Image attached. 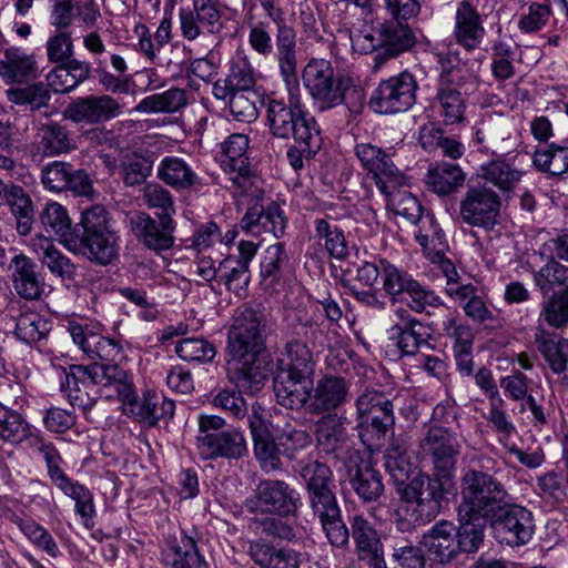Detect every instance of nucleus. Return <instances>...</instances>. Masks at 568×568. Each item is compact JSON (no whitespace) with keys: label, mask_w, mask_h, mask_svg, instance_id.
Instances as JSON below:
<instances>
[{"label":"nucleus","mask_w":568,"mask_h":568,"mask_svg":"<svg viewBox=\"0 0 568 568\" xmlns=\"http://www.w3.org/2000/svg\"><path fill=\"white\" fill-rule=\"evenodd\" d=\"M275 59L280 73L288 87V103L282 98L270 97L266 104V119L271 133L278 139H293L296 145L290 146L286 156L294 170L303 166V159L314 156L323 145V136L316 119L302 104L298 91L296 33L286 23L277 24L275 36Z\"/></svg>","instance_id":"obj_1"},{"label":"nucleus","mask_w":568,"mask_h":568,"mask_svg":"<svg viewBox=\"0 0 568 568\" xmlns=\"http://www.w3.org/2000/svg\"><path fill=\"white\" fill-rule=\"evenodd\" d=\"M386 468L397 483H403L409 473V465L396 449L387 452ZM449 481V479L436 478V476L430 478L419 474L408 484L397 485L402 501L396 510L397 516L415 524L432 521L440 511L444 495L447 493L445 485Z\"/></svg>","instance_id":"obj_2"},{"label":"nucleus","mask_w":568,"mask_h":568,"mask_svg":"<svg viewBox=\"0 0 568 568\" xmlns=\"http://www.w3.org/2000/svg\"><path fill=\"white\" fill-rule=\"evenodd\" d=\"M302 80L315 105L327 111L344 104L351 116L358 115L365 105V93L353 78L335 75L331 61L312 58L305 64Z\"/></svg>","instance_id":"obj_3"},{"label":"nucleus","mask_w":568,"mask_h":568,"mask_svg":"<svg viewBox=\"0 0 568 568\" xmlns=\"http://www.w3.org/2000/svg\"><path fill=\"white\" fill-rule=\"evenodd\" d=\"M509 494L505 486L493 475L466 468L460 476V503L458 516L495 518L508 504Z\"/></svg>","instance_id":"obj_4"},{"label":"nucleus","mask_w":568,"mask_h":568,"mask_svg":"<svg viewBox=\"0 0 568 568\" xmlns=\"http://www.w3.org/2000/svg\"><path fill=\"white\" fill-rule=\"evenodd\" d=\"M460 449L457 434L443 425H429L418 444V455L423 460L432 463L434 476L449 480L455 473Z\"/></svg>","instance_id":"obj_5"},{"label":"nucleus","mask_w":568,"mask_h":568,"mask_svg":"<svg viewBox=\"0 0 568 568\" xmlns=\"http://www.w3.org/2000/svg\"><path fill=\"white\" fill-rule=\"evenodd\" d=\"M418 84L412 73L404 71L379 82L369 104L379 114L408 111L416 102Z\"/></svg>","instance_id":"obj_6"},{"label":"nucleus","mask_w":568,"mask_h":568,"mask_svg":"<svg viewBox=\"0 0 568 568\" xmlns=\"http://www.w3.org/2000/svg\"><path fill=\"white\" fill-rule=\"evenodd\" d=\"M74 376L90 378L105 398H118L123 405L138 404L132 376L116 364L94 363L89 368H75Z\"/></svg>","instance_id":"obj_7"},{"label":"nucleus","mask_w":568,"mask_h":568,"mask_svg":"<svg viewBox=\"0 0 568 568\" xmlns=\"http://www.w3.org/2000/svg\"><path fill=\"white\" fill-rule=\"evenodd\" d=\"M355 154L381 193L388 189H396L407 184L406 175L394 164L389 154L371 143H358Z\"/></svg>","instance_id":"obj_8"},{"label":"nucleus","mask_w":568,"mask_h":568,"mask_svg":"<svg viewBox=\"0 0 568 568\" xmlns=\"http://www.w3.org/2000/svg\"><path fill=\"white\" fill-rule=\"evenodd\" d=\"M65 248L99 265H109L119 256L120 241L113 230L93 231L65 240Z\"/></svg>","instance_id":"obj_9"},{"label":"nucleus","mask_w":568,"mask_h":568,"mask_svg":"<svg viewBox=\"0 0 568 568\" xmlns=\"http://www.w3.org/2000/svg\"><path fill=\"white\" fill-rule=\"evenodd\" d=\"M252 509L286 516L301 506L300 494L283 480H261L255 489Z\"/></svg>","instance_id":"obj_10"},{"label":"nucleus","mask_w":568,"mask_h":568,"mask_svg":"<svg viewBox=\"0 0 568 568\" xmlns=\"http://www.w3.org/2000/svg\"><path fill=\"white\" fill-rule=\"evenodd\" d=\"M262 347L263 339L256 313L252 310H244L234 318L229 332V357L261 356Z\"/></svg>","instance_id":"obj_11"},{"label":"nucleus","mask_w":568,"mask_h":568,"mask_svg":"<svg viewBox=\"0 0 568 568\" xmlns=\"http://www.w3.org/2000/svg\"><path fill=\"white\" fill-rule=\"evenodd\" d=\"M499 213V199L495 192L486 187L469 189L459 204L463 222L470 226L491 230Z\"/></svg>","instance_id":"obj_12"},{"label":"nucleus","mask_w":568,"mask_h":568,"mask_svg":"<svg viewBox=\"0 0 568 568\" xmlns=\"http://www.w3.org/2000/svg\"><path fill=\"white\" fill-rule=\"evenodd\" d=\"M452 37L466 52H474L484 42V17L471 0H462L456 4Z\"/></svg>","instance_id":"obj_13"},{"label":"nucleus","mask_w":568,"mask_h":568,"mask_svg":"<svg viewBox=\"0 0 568 568\" xmlns=\"http://www.w3.org/2000/svg\"><path fill=\"white\" fill-rule=\"evenodd\" d=\"M500 516L493 519L496 537L509 546H520L529 541L534 532L531 513L518 505H506Z\"/></svg>","instance_id":"obj_14"},{"label":"nucleus","mask_w":568,"mask_h":568,"mask_svg":"<svg viewBox=\"0 0 568 568\" xmlns=\"http://www.w3.org/2000/svg\"><path fill=\"white\" fill-rule=\"evenodd\" d=\"M351 527L361 568H386L382 541L368 520L362 515H355Z\"/></svg>","instance_id":"obj_15"},{"label":"nucleus","mask_w":568,"mask_h":568,"mask_svg":"<svg viewBox=\"0 0 568 568\" xmlns=\"http://www.w3.org/2000/svg\"><path fill=\"white\" fill-rule=\"evenodd\" d=\"M247 149L248 136L242 133L231 134L223 144L222 166L233 184L242 189L244 193H247L253 185Z\"/></svg>","instance_id":"obj_16"},{"label":"nucleus","mask_w":568,"mask_h":568,"mask_svg":"<svg viewBox=\"0 0 568 568\" xmlns=\"http://www.w3.org/2000/svg\"><path fill=\"white\" fill-rule=\"evenodd\" d=\"M226 371L229 381L240 393L245 394H256L262 390L267 378L266 361L262 356L229 357Z\"/></svg>","instance_id":"obj_17"},{"label":"nucleus","mask_w":568,"mask_h":568,"mask_svg":"<svg viewBox=\"0 0 568 568\" xmlns=\"http://www.w3.org/2000/svg\"><path fill=\"white\" fill-rule=\"evenodd\" d=\"M196 447L204 459H237L247 452L246 440L239 429L221 430L214 434L199 435Z\"/></svg>","instance_id":"obj_18"},{"label":"nucleus","mask_w":568,"mask_h":568,"mask_svg":"<svg viewBox=\"0 0 568 568\" xmlns=\"http://www.w3.org/2000/svg\"><path fill=\"white\" fill-rule=\"evenodd\" d=\"M273 388L280 405L291 409L308 406L313 389L312 376L276 369Z\"/></svg>","instance_id":"obj_19"},{"label":"nucleus","mask_w":568,"mask_h":568,"mask_svg":"<svg viewBox=\"0 0 568 568\" xmlns=\"http://www.w3.org/2000/svg\"><path fill=\"white\" fill-rule=\"evenodd\" d=\"M351 485L358 497L366 501H376L384 491L381 474L354 450L345 463Z\"/></svg>","instance_id":"obj_20"},{"label":"nucleus","mask_w":568,"mask_h":568,"mask_svg":"<svg viewBox=\"0 0 568 568\" xmlns=\"http://www.w3.org/2000/svg\"><path fill=\"white\" fill-rule=\"evenodd\" d=\"M9 271L13 287L20 297L36 301L45 293L44 278L37 272V265L29 256L22 253L14 254L10 258Z\"/></svg>","instance_id":"obj_21"},{"label":"nucleus","mask_w":568,"mask_h":568,"mask_svg":"<svg viewBox=\"0 0 568 568\" xmlns=\"http://www.w3.org/2000/svg\"><path fill=\"white\" fill-rule=\"evenodd\" d=\"M247 555L260 568H301L304 556L290 546L275 545L265 540H252Z\"/></svg>","instance_id":"obj_22"},{"label":"nucleus","mask_w":568,"mask_h":568,"mask_svg":"<svg viewBox=\"0 0 568 568\" xmlns=\"http://www.w3.org/2000/svg\"><path fill=\"white\" fill-rule=\"evenodd\" d=\"M134 235L149 248L164 251L173 245V223L171 219L153 220L146 213H138L130 220Z\"/></svg>","instance_id":"obj_23"},{"label":"nucleus","mask_w":568,"mask_h":568,"mask_svg":"<svg viewBox=\"0 0 568 568\" xmlns=\"http://www.w3.org/2000/svg\"><path fill=\"white\" fill-rule=\"evenodd\" d=\"M120 111V104L112 97L89 95L73 102L67 113L74 122L94 124L118 116Z\"/></svg>","instance_id":"obj_24"},{"label":"nucleus","mask_w":568,"mask_h":568,"mask_svg":"<svg viewBox=\"0 0 568 568\" xmlns=\"http://www.w3.org/2000/svg\"><path fill=\"white\" fill-rule=\"evenodd\" d=\"M287 219L281 206L272 202L266 207L254 205L241 220V227L248 233L260 234L261 230L272 233L276 239L284 235Z\"/></svg>","instance_id":"obj_25"},{"label":"nucleus","mask_w":568,"mask_h":568,"mask_svg":"<svg viewBox=\"0 0 568 568\" xmlns=\"http://www.w3.org/2000/svg\"><path fill=\"white\" fill-rule=\"evenodd\" d=\"M422 545L434 560L442 564L452 560L458 551L456 527L446 520L437 523L424 534Z\"/></svg>","instance_id":"obj_26"},{"label":"nucleus","mask_w":568,"mask_h":568,"mask_svg":"<svg viewBox=\"0 0 568 568\" xmlns=\"http://www.w3.org/2000/svg\"><path fill=\"white\" fill-rule=\"evenodd\" d=\"M349 390L348 383L337 376H324L311 392L308 410L323 413L335 409L345 403Z\"/></svg>","instance_id":"obj_27"},{"label":"nucleus","mask_w":568,"mask_h":568,"mask_svg":"<svg viewBox=\"0 0 568 568\" xmlns=\"http://www.w3.org/2000/svg\"><path fill=\"white\" fill-rule=\"evenodd\" d=\"M38 74V62L33 54L18 47L4 49L0 59V78L7 84L22 83Z\"/></svg>","instance_id":"obj_28"},{"label":"nucleus","mask_w":568,"mask_h":568,"mask_svg":"<svg viewBox=\"0 0 568 568\" xmlns=\"http://www.w3.org/2000/svg\"><path fill=\"white\" fill-rule=\"evenodd\" d=\"M162 559L172 568H204L205 566L194 539L183 531L179 536L166 539L162 549Z\"/></svg>","instance_id":"obj_29"},{"label":"nucleus","mask_w":568,"mask_h":568,"mask_svg":"<svg viewBox=\"0 0 568 568\" xmlns=\"http://www.w3.org/2000/svg\"><path fill=\"white\" fill-rule=\"evenodd\" d=\"M529 378L518 371L499 379L505 396L514 402H525V404H521V410L529 409L534 425H545L547 417L544 407L529 394Z\"/></svg>","instance_id":"obj_30"},{"label":"nucleus","mask_w":568,"mask_h":568,"mask_svg":"<svg viewBox=\"0 0 568 568\" xmlns=\"http://www.w3.org/2000/svg\"><path fill=\"white\" fill-rule=\"evenodd\" d=\"M31 248L40 263L53 275L71 280L75 275V266L71 260L62 254L53 242L44 235H36L31 240Z\"/></svg>","instance_id":"obj_31"},{"label":"nucleus","mask_w":568,"mask_h":568,"mask_svg":"<svg viewBox=\"0 0 568 568\" xmlns=\"http://www.w3.org/2000/svg\"><path fill=\"white\" fill-rule=\"evenodd\" d=\"M535 343L554 373L560 374L568 369V338L558 337L538 327L535 333Z\"/></svg>","instance_id":"obj_32"},{"label":"nucleus","mask_w":568,"mask_h":568,"mask_svg":"<svg viewBox=\"0 0 568 568\" xmlns=\"http://www.w3.org/2000/svg\"><path fill=\"white\" fill-rule=\"evenodd\" d=\"M65 496L74 501V511L87 529L94 526L97 509L92 491L84 485L71 480L69 477L55 485Z\"/></svg>","instance_id":"obj_33"},{"label":"nucleus","mask_w":568,"mask_h":568,"mask_svg":"<svg viewBox=\"0 0 568 568\" xmlns=\"http://www.w3.org/2000/svg\"><path fill=\"white\" fill-rule=\"evenodd\" d=\"M189 104L187 92L184 89L171 88L142 99L135 106L141 113H175Z\"/></svg>","instance_id":"obj_34"},{"label":"nucleus","mask_w":568,"mask_h":568,"mask_svg":"<svg viewBox=\"0 0 568 568\" xmlns=\"http://www.w3.org/2000/svg\"><path fill=\"white\" fill-rule=\"evenodd\" d=\"M507 122L499 115L487 114L475 126L476 142L493 153L501 150L503 142L509 139Z\"/></svg>","instance_id":"obj_35"},{"label":"nucleus","mask_w":568,"mask_h":568,"mask_svg":"<svg viewBox=\"0 0 568 568\" xmlns=\"http://www.w3.org/2000/svg\"><path fill=\"white\" fill-rule=\"evenodd\" d=\"M158 178L166 185L176 189H189L196 182V173L181 158L165 156L158 166Z\"/></svg>","instance_id":"obj_36"},{"label":"nucleus","mask_w":568,"mask_h":568,"mask_svg":"<svg viewBox=\"0 0 568 568\" xmlns=\"http://www.w3.org/2000/svg\"><path fill=\"white\" fill-rule=\"evenodd\" d=\"M10 521L19 528L23 536L36 548L47 552L53 558L60 555L59 546L52 535L34 519L12 514L10 516Z\"/></svg>","instance_id":"obj_37"},{"label":"nucleus","mask_w":568,"mask_h":568,"mask_svg":"<svg viewBox=\"0 0 568 568\" xmlns=\"http://www.w3.org/2000/svg\"><path fill=\"white\" fill-rule=\"evenodd\" d=\"M465 175L462 169L452 163H437L428 169L427 185L437 194L446 195L463 185Z\"/></svg>","instance_id":"obj_38"},{"label":"nucleus","mask_w":568,"mask_h":568,"mask_svg":"<svg viewBox=\"0 0 568 568\" xmlns=\"http://www.w3.org/2000/svg\"><path fill=\"white\" fill-rule=\"evenodd\" d=\"M438 112L446 125L459 124L465 119L466 100L453 84H443L436 94Z\"/></svg>","instance_id":"obj_39"},{"label":"nucleus","mask_w":568,"mask_h":568,"mask_svg":"<svg viewBox=\"0 0 568 568\" xmlns=\"http://www.w3.org/2000/svg\"><path fill=\"white\" fill-rule=\"evenodd\" d=\"M314 367L313 355L307 345L300 341L286 344L285 352L277 359V371L312 376Z\"/></svg>","instance_id":"obj_40"},{"label":"nucleus","mask_w":568,"mask_h":568,"mask_svg":"<svg viewBox=\"0 0 568 568\" xmlns=\"http://www.w3.org/2000/svg\"><path fill=\"white\" fill-rule=\"evenodd\" d=\"M381 47L386 57L394 58L408 51L415 44V36L400 21L386 23L381 31Z\"/></svg>","instance_id":"obj_41"},{"label":"nucleus","mask_w":568,"mask_h":568,"mask_svg":"<svg viewBox=\"0 0 568 568\" xmlns=\"http://www.w3.org/2000/svg\"><path fill=\"white\" fill-rule=\"evenodd\" d=\"M316 439L327 453H337L346 447L347 434L343 420L335 415L320 419L316 427Z\"/></svg>","instance_id":"obj_42"},{"label":"nucleus","mask_w":568,"mask_h":568,"mask_svg":"<svg viewBox=\"0 0 568 568\" xmlns=\"http://www.w3.org/2000/svg\"><path fill=\"white\" fill-rule=\"evenodd\" d=\"M315 232L320 244L334 258H344L348 254V244L344 231L334 222L325 219L315 221Z\"/></svg>","instance_id":"obj_43"},{"label":"nucleus","mask_w":568,"mask_h":568,"mask_svg":"<svg viewBox=\"0 0 568 568\" xmlns=\"http://www.w3.org/2000/svg\"><path fill=\"white\" fill-rule=\"evenodd\" d=\"M40 221L45 231L59 237L65 246V240L74 239L77 234L72 233V222L65 210L57 202L47 203L40 214Z\"/></svg>","instance_id":"obj_44"},{"label":"nucleus","mask_w":568,"mask_h":568,"mask_svg":"<svg viewBox=\"0 0 568 568\" xmlns=\"http://www.w3.org/2000/svg\"><path fill=\"white\" fill-rule=\"evenodd\" d=\"M244 21L248 29L247 42L251 49L261 57H270L274 50L271 23L258 20L252 8L246 12Z\"/></svg>","instance_id":"obj_45"},{"label":"nucleus","mask_w":568,"mask_h":568,"mask_svg":"<svg viewBox=\"0 0 568 568\" xmlns=\"http://www.w3.org/2000/svg\"><path fill=\"white\" fill-rule=\"evenodd\" d=\"M412 223L416 225L414 236L426 256L433 252L446 250L444 234L432 214H423Z\"/></svg>","instance_id":"obj_46"},{"label":"nucleus","mask_w":568,"mask_h":568,"mask_svg":"<svg viewBox=\"0 0 568 568\" xmlns=\"http://www.w3.org/2000/svg\"><path fill=\"white\" fill-rule=\"evenodd\" d=\"M50 329V322L36 312L21 313L16 318L14 335L26 344L44 339Z\"/></svg>","instance_id":"obj_47"},{"label":"nucleus","mask_w":568,"mask_h":568,"mask_svg":"<svg viewBox=\"0 0 568 568\" xmlns=\"http://www.w3.org/2000/svg\"><path fill=\"white\" fill-rule=\"evenodd\" d=\"M534 165L540 172L561 175L568 171V146L550 144L534 153Z\"/></svg>","instance_id":"obj_48"},{"label":"nucleus","mask_w":568,"mask_h":568,"mask_svg":"<svg viewBox=\"0 0 568 568\" xmlns=\"http://www.w3.org/2000/svg\"><path fill=\"white\" fill-rule=\"evenodd\" d=\"M551 260L534 273V282L542 295H548L555 287L568 291V266Z\"/></svg>","instance_id":"obj_49"},{"label":"nucleus","mask_w":568,"mask_h":568,"mask_svg":"<svg viewBox=\"0 0 568 568\" xmlns=\"http://www.w3.org/2000/svg\"><path fill=\"white\" fill-rule=\"evenodd\" d=\"M490 517L470 516L464 518L458 516L459 529L456 530L458 549L466 552L476 551L484 538V528Z\"/></svg>","instance_id":"obj_50"},{"label":"nucleus","mask_w":568,"mask_h":568,"mask_svg":"<svg viewBox=\"0 0 568 568\" xmlns=\"http://www.w3.org/2000/svg\"><path fill=\"white\" fill-rule=\"evenodd\" d=\"M219 282L223 283L229 291L241 295L250 283V267L230 255L219 264Z\"/></svg>","instance_id":"obj_51"},{"label":"nucleus","mask_w":568,"mask_h":568,"mask_svg":"<svg viewBox=\"0 0 568 568\" xmlns=\"http://www.w3.org/2000/svg\"><path fill=\"white\" fill-rule=\"evenodd\" d=\"M175 353L185 362L204 364L214 359L216 348L204 337H187L176 343Z\"/></svg>","instance_id":"obj_52"},{"label":"nucleus","mask_w":568,"mask_h":568,"mask_svg":"<svg viewBox=\"0 0 568 568\" xmlns=\"http://www.w3.org/2000/svg\"><path fill=\"white\" fill-rule=\"evenodd\" d=\"M9 204L16 217L17 232L24 236L32 230L33 206L30 196L20 186H13L10 192Z\"/></svg>","instance_id":"obj_53"},{"label":"nucleus","mask_w":568,"mask_h":568,"mask_svg":"<svg viewBox=\"0 0 568 568\" xmlns=\"http://www.w3.org/2000/svg\"><path fill=\"white\" fill-rule=\"evenodd\" d=\"M539 321L554 328L568 325V291L552 293L542 303Z\"/></svg>","instance_id":"obj_54"},{"label":"nucleus","mask_w":568,"mask_h":568,"mask_svg":"<svg viewBox=\"0 0 568 568\" xmlns=\"http://www.w3.org/2000/svg\"><path fill=\"white\" fill-rule=\"evenodd\" d=\"M288 264V255L283 243H275L266 247L260 264V275L263 281L277 283Z\"/></svg>","instance_id":"obj_55"},{"label":"nucleus","mask_w":568,"mask_h":568,"mask_svg":"<svg viewBox=\"0 0 568 568\" xmlns=\"http://www.w3.org/2000/svg\"><path fill=\"white\" fill-rule=\"evenodd\" d=\"M383 194L386 196L387 207L410 223L424 214L422 205L410 192L396 187L388 189V192Z\"/></svg>","instance_id":"obj_56"},{"label":"nucleus","mask_w":568,"mask_h":568,"mask_svg":"<svg viewBox=\"0 0 568 568\" xmlns=\"http://www.w3.org/2000/svg\"><path fill=\"white\" fill-rule=\"evenodd\" d=\"M481 170L483 178L503 191L510 190L521 178L520 171L503 160L491 161Z\"/></svg>","instance_id":"obj_57"},{"label":"nucleus","mask_w":568,"mask_h":568,"mask_svg":"<svg viewBox=\"0 0 568 568\" xmlns=\"http://www.w3.org/2000/svg\"><path fill=\"white\" fill-rule=\"evenodd\" d=\"M394 422L393 404L387 398V405H381L372 412V415H368L367 418L359 422V434L365 436L363 432L371 433L372 439H379L386 434L387 429L394 425Z\"/></svg>","instance_id":"obj_58"},{"label":"nucleus","mask_w":568,"mask_h":568,"mask_svg":"<svg viewBox=\"0 0 568 568\" xmlns=\"http://www.w3.org/2000/svg\"><path fill=\"white\" fill-rule=\"evenodd\" d=\"M29 425L19 413L0 406V438L20 443L29 436Z\"/></svg>","instance_id":"obj_59"},{"label":"nucleus","mask_w":568,"mask_h":568,"mask_svg":"<svg viewBox=\"0 0 568 568\" xmlns=\"http://www.w3.org/2000/svg\"><path fill=\"white\" fill-rule=\"evenodd\" d=\"M381 277L383 288L390 297L407 293L415 283L410 275L384 260L381 261Z\"/></svg>","instance_id":"obj_60"},{"label":"nucleus","mask_w":568,"mask_h":568,"mask_svg":"<svg viewBox=\"0 0 568 568\" xmlns=\"http://www.w3.org/2000/svg\"><path fill=\"white\" fill-rule=\"evenodd\" d=\"M88 342L87 355L91 359L121 362L124 358L123 346L119 341L91 334V339Z\"/></svg>","instance_id":"obj_61"},{"label":"nucleus","mask_w":568,"mask_h":568,"mask_svg":"<svg viewBox=\"0 0 568 568\" xmlns=\"http://www.w3.org/2000/svg\"><path fill=\"white\" fill-rule=\"evenodd\" d=\"M142 199L150 209L159 210L160 219H171L175 213L170 192L156 183L148 184L144 187Z\"/></svg>","instance_id":"obj_62"},{"label":"nucleus","mask_w":568,"mask_h":568,"mask_svg":"<svg viewBox=\"0 0 568 568\" xmlns=\"http://www.w3.org/2000/svg\"><path fill=\"white\" fill-rule=\"evenodd\" d=\"M193 10L197 14L201 23V30L207 31V34H217L223 29L222 12L219 9L217 0L195 1Z\"/></svg>","instance_id":"obj_63"},{"label":"nucleus","mask_w":568,"mask_h":568,"mask_svg":"<svg viewBox=\"0 0 568 568\" xmlns=\"http://www.w3.org/2000/svg\"><path fill=\"white\" fill-rule=\"evenodd\" d=\"M41 145L45 154L58 155L70 150L72 143L64 128L50 124L41 130Z\"/></svg>","instance_id":"obj_64"}]
</instances>
